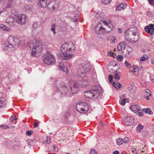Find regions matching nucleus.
Wrapping results in <instances>:
<instances>
[{"instance_id":"nucleus-1","label":"nucleus","mask_w":154,"mask_h":154,"mask_svg":"<svg viewBox=\"0 0 154 154\" xmlns=\"http://www.w3.org/2000/svg\"><path fill=\"white\" fill-rule=\"evenodd\" d=\"M75 50V46L72 42L63 44L60 48L61 53L59 55L60 58L66 60L72 58L74 56V55L72 54L74 52Z\"/></svg>"},{"instance_id":"nucleus-2","label":"nucleus","mask_w":154,"mask_h":154,"mask_svg":"<svg viewBox=\"0 0 154 154\" xmlns=\"http://www.w3.org/2000/svg\"><path fill=\"white\" fill-rule=\"evenodd\" d=\"M78 72L81 73L80 77L81 83L80 85L83 87H86L88 83L87 76H85V73H89L91 68L89 64L85 61H82L79 65Z\"/></svg>"},{"instance_id":"nucleus-3","label":"nucleus","mask_w":154,"mask_h":154,"mask_svg":"<svg viewBox=\"0 0 154 154\" xmlns=\"http://www.w3.org/2000/svg\"><path fill=\"white\" fill-rule=\"evenodd\" d=\"M114 26L109 20L100 21V23L94 28L96 32L98 33L109 32L113 30Z\"/></svg>"},{"instance_id":"nucleus-4","label":"nucleus","mask_w":154,"mask_h":154,"mask_svg":"<svg viewBox=\"0 0 154 154\" xmlns=\"http://www.w3.org/2000/svg\"><path fill=\"white\" fill-rule=\"evenodd\" d=\"M29 46L31 50L32 54L37 57L42 50V44L39 40H34L29 43Z\"/></svg>"},{"instance_id":"nucleus-5","label":"nucleus","mask_w":154,"mask_h":154,"mask_svg":"<svg viewBox=\"0 0 154 154\" xmlns=\"http://www.w3.org/2000/svg\"><path fill=\"white\" fill-rule=\"evenodd\" d=\"M136 30V28L134 27L126 30L124 34L125 39L128 42L131 43L138 41L139 39V36Z\"/></svg>"},{"instance_id":"nucleus-6","label":"nucleus","mask_w":154,"mask_h":154,"mask_svg":"<svg viewBox=\"0 0 154 154\" xmlns=\"http://www.w3.org/2000/svg\"><path fill=\"white\" fill-rule=\"evenodd\" d=\"M101 88L99 85L92 87L90 91H86L84 93L85 96L87 98L99 99L100 98L99 91Z\"/></svg>"},{"instance_id":"nucleus-7","label":"nucleus","mask_w":154,"mask_h":154,"mask_svg":"<svg viewBox=\"0 0 154 154\" xmlns=\"http://www.w3.org/2000/svg\"><path fill=\"white\" fill-rule=\"evenodd\" d=\"M20 40L17 38L10 36L8 38V42L4 44V49L8 51H13L14 46L18 45Z\"/></svg>"},{"instance_id":"nucleus-8","label":"nucleus","mask_w":154,"mask_h":154,"mask_svg":"<svg viewBox=\"0 0 154 154\" xmlns=\"http://www.w3.org/2000/svg\"><path fill=\"white\" fill-rule=\"evenodd\" d=\"M43 61L47 64L50 65L55 63V59L53 55L49 52H47L44 55Z\"/></svg>"},{"instance_id":"nucleus-9","label":"nucleus","mask_w":154,"mask_h":154,"mask_svg":"<svg viewBox=\"0 0 154 154\" xmlns=\"http://www.w3.org/2000/svg\"><path fill=\"white\" fill-rule=\"evenodd\" d=\"M76 108L77 110L80 113H84L88 111V106L87 103L81 102L77 104Z\"/></svg>"},{"instance_id":"nucleus-10","label":"nucleus","mask_w":154,"mask_h":154,"mask_svg":"<svg viewBox=\"0 0 154 154\" xmlns=\"http://www.w3.org/2000/svg\"><path fill=\"white\" fill-rule=\"evenodd\" d=\"M58 91L61 92V94L65 96L69 94V90L65 83H61L57 88Z\"/></svg>"},{"instance_id":"nucleus-11","label":"nucleus","mask_w":154,"mask_h":154,"mask_svg":"<svg viewBox=\"0 0 154 154\" xmlns=\"http://www.w3.org/2000/svg\"><path fill=\"white\" fill-rule=\"evenodd\" d=\"M58 3L57 2H48L47 7L48 10L54 11L58 8Z\"/></svg>"},{"instance_id":"nucleus-12","label":"nucleus","mask_w":154,"mask_h":154,"mask_svg":"<svg viewBox=\"0 0 154 154\" xmlns=\"http://www.w3.org/2000/svg\"><path fill=\"white\" fill-rule=\"evenodd\" d=\"M17 22L19 24H24L26 22V15L24 14L18 15L16 19Z\"/></svg>"},{"instance_id":"nucleus-13","label":"nucleus","mask_w":154,"mask_h":154,"mask_svg":"<svg viewBox=\"0 0 154 154\" xmlns=\"http://www.w3.org/2000/svg\"><path fill=\"white\" fill-rule=\"evenodd\" d=\"M124 122V124L126 125H131L134 123V119L132 116H127L125 118Z\"/></svg>"},{"instance_id":"nucleus-14","label":"nucleus","mask_w":154,"mask_h":154,"mask_svg":"<svg viewBox=\"0 0 154 154\" xmlns=\"http://www.w3.org/2000/svg\"><path fill=\"white\" fill-rule=\"evenodd\" d=\"M154 25L150 24L145 28V31L149 35H151L154 34Z\"/></svg>"},{"instance_id":"nucleus-15","label":"nucleus","mask_w":154,"mask_h":154,"mask_svg":"<svg viewBox=\"0 0 154 154\" xmlns=\"http://www.w3.org/2000/svg\"><path fill=\"white\" fill-rule=\"evenodd\" d=\"M79 85L77 83H74L71 88V91L72 94H75L77 93L79 91L78 88Z\"/></svg>"},{"instance_id":"nucleus-16","label":"nucleus","mask_w":154,"mask_h":154,"mask_svg":"<svg viewBox=\"0 0 154 154\" xmlns=\"http://www.w3.org/2000/svg\"><path fill=\"white\" fill-rule=\"evenodd\" d=\"M47 0H39L38 5L42 8H45L48 5Z\"/></svg>"},{"instance_id":"nucleus-17","label":"nucleus","mask_w":154,"mask_h":154,"mask_svg":"<svg viewBox=\"0 0 154 154\" xmlns=\"http://www.w3.org/2000/svg\"><path fill=\"white\" fill-rule=\"evenodd\" d=\"M6 21L10 26H13L15 24V20L12 17H8Z\"/></svg>"},{"instance_id":"nucleus-18","label":"nucleus","mask_w":154,"mask_h":154,"mask_svg":"<svg viewBox=\"0 0 154 154\" xmlns=\"http://www.w3.org/2000/svg\"><path fill=\"white\" fill-rule=\"evenodd\" d=\"M125 44L124 43L120 42L117 46L118 50L119 51H122L124 50L125 48Z\"/></svg>"},{"instance_id":"nucleus-19","label":"nucleus","mask_w":154,"mask_h":154,"mask_svg":"<svg viewBox=\"0 0 154 154\" xmlns=\"http://www.w3.org/2000/svg\"><path fill=\"white\" fill-rule=\"evenodd\" d=\"M125 94H122V96L120 97V99L119 100V103L120 104L122 105H124L125 103L128 102V99L123 98L125 97Z\"/></svg>"},{"instance_id":"nucleus-20","label":"nucleus","mask_w":154,"mask_h":154,"mask_svg":"<svg viewBox=\"0 0 154 154\" xmlns=\"http://www.w3.org/2000/svg\"><path fill=\"white\" fill-rule=\"evenodd\" d=\"M6 100L4 97H0V108L5 107L7 104Z\"/></svg>"},{"instance_id":"nucleus-21","label":"nucleus","mask_w":154,"mask_h":154,"mask_svg":"<svg viewBox=\"0 0 154 154\" xmlns=\"http://www.w3.org/2000/svg\"><path fill=\"white\" fill-rule=\"evenodd\" d=\"M126 4L124 2H122L119 5L116 7V10L120 11L124 9L126 7Z\"/></svg>"},{"instance_id":"nucleus-22","label":"nucleus","mask_w":154,"mask_h":154,"mask_svg":"<svg viewBox=\"0 0 154 154\" xmlns=\"http://www.w3.org/2000/svg\"><path fill=\"white\" fill-rule=\"evenodd\" d=\"M131 110L134 112H138L139 110V107L138 105H132L131 107Z\"/></svg>"},{"instance_id":"nucleus-23","label":"nucleus","mask_w":154,"mask_h":154,"mask_svg":"<svg viewBox=\"0 0 154 154\" xmlns=\"http://www.w3.org/2000/svg\"><path fill=\"white\" fill-rule=\"evenodd\" d=\"M95 16L98 19H100L103 18L105 15L103 13L99 12L96 13L95 14Z\"/></svg>"},{"instance_id":"nucleus-24","label":"nucleus","mask_w":154,"mask_h":154,"mask_svg":"<svg viewBox=\"0 0 154 154\" xmlns=\"http://www.w3.org/2000/svg\"><path fill=\"white\" fill-rule=\"evenodd\" d=\"M0 28L4 30L7 31H10L11 30L10 28H7L6 26L2 24H0Z\"/></svg>"},{"instance_id":"nucleus-25","label":"nucleus","mask_w":154,"mask_h":154,"mask_svg":"<svg viewBox=\"0 0 154 154\" xmlns=\"http://www.w3.org/2000/svg\"><path fill=\"white\" fill-rule=\"evenodd\" d=\"M58 66L60 69L64 70L66 68V67L64 65L62 61L60 62L58 64Z\"/></svg>"},{"instance_id":"nucleus-26","label":"nucleus","mask_w":154,"mask_h":154,"mask_svg":"<svg viewBox=\"0 0 154 154\" xmlns=\"http://www.w3.org/2000/svg\"><path fill=\"white\" fill-rule=\"evenodd\" d=\"M112 85L116 88H119L121 87L122 85L120 83L118 82H115L113 83Z\"/></svg>"},{"instance_id":"nucleus-27","label":"nucleus","mask_w":154,"mask_h":154,"mask_svg":"<svg viewBox=\"0 0 154 154\" xmlns=\"http://www.w3.org/2000/svg\"><path fill=\"white\" fill-rule=\"evenodd\" d=\"M148 58V57L147 55L145 54L142 56L140 58V62L144 61L147 60Z\"/></svg>"},{"instance_id":"nucleus-28","label":"nucleus","mask_w":154,"mask_h":154,"mask_svg":"<svg viewBox=\"0 0 154 154\" xmlns=\"http://www.w3.org/2000/svg\"><path fill=\"white\" fill-rule=\"evenodd\" d=\"M116 142L117 144L119 145H122L123 143V139L119 138L116 139Z\"/></svg>"},{"instance_id":"nucleus-29","label":"nucleus","mask_w":154,"mask_h":154,"mask_svg":"<svg viewBox=\"0 0 154 154\" xmlns=\"http://www.w3.org/2000/svg\"><path fill=\"white\" fill-rule=\"evenodd\" d=\"M137 69V67L135 66H134L133 70H131V72L134 75H137V73H136Z\"/></svg>"},{"instance_id":"nucleus-30","label":"nucleus","mask_w":154,"mask_h":154,"mask_svg":"<svg viewBox=\"0 0 154 154\" xmlns=\"http://www.w3.org/2000/svg\"><path fill=\"white\" fill-rule=\"evenodd\" d=\"M143 111H144L146 113H148L149 114L151 115L152 114V112L151 111V110L149 108H147L146 109H143Z\"/></svg>"},{"instance_id":"nucleus-31","label":"nucleus","mask_w":154,"mask_h":154,"mask_svg":"<svg viewBox=\"0 0 154 154\" xmlns=\"http://www.w3.org/2000/svg\"><path fill=\"white\" fill-rule=\"evenodd\" d=\"M56 25L55 24H53L51 25V30L53 32L54 34H55L56 32L55 31Z\"/></svg>"},{"instance_id":"nucleus-32","label":"nucleus","mask_w":154,"mask_h":154,"mask_svg":"<svg viewBox=\"0 0 154 154\" xmlns=\"http://www.w3.org/2000/svg\"><path fill=\"white\" fill-rule=\"evenodd\" d=\"M130 141V139L127 137H125L123 139V143H127Z\"/></svg>"},{"instance_id":"nucleus-33","label":"nucleus","mask_w":154,"mask_h":154,"mask_svg":"<svg viewBox=\"0 0 154 154\" xmlns=\"http://www.w3.org/2000/svg\"><path fill=\"white\" fill-rule=\"evenodd\" d=\"M24 7L25 8V9L26 11H29L31 10V6L30 5H24Z\"/></svg>"},{"instance_id":"nucleus-34","label":"nucleus","mask_w":154,"mask_h":154,"mask_svg":"<svg viewBox=\"0 0 154 154\" xmlns=\"http://www.w3.org/2000/svg\"><path fill=\"white\" fill-rule=\"evenodd\" d=\"M143 128V125H139L137 127L136 130L137 132L140 131L141 129Z\"/></svg>"},{"instance_id":"nucleus-35","label":"nucleus","mask_w":154,"mask_h":154,"mask_svg":"<svg viewBox=\"0 0 154 154\" xmlns=\"http://www.w3.org/2000/svg\"><path fill=\"white\" fill-rule=\"evenodd\" d=\"M111 1L112 0H101L102 2L105 4H109Z\"/></svg>"},{"instance_id":"nucleus-36","label":"nucleus","mask_w":154,"mask_h":154,"mask_svg":"<svg viewBox=\"0 0 154 154\" xmlns=\"http://www.w3.org/2000/svg\"><path fill=\"white\" fill-rule=\"evenodd\" d=\"M148 133L147 131H144L142 132V135L143 137H146L148 136Z\"/></svg>"},{"instance_id":"nucleus-37","label":"nucleus","mask_w":154,"mask_h":154,"mask_svg":"<svg viewBox=\"0 0 154 154\" xmlns=\"http://www.w3.org/2000/svg\"><path fill=\"white\" fill-rule=\"evenodd\" d=\"M17 119L16 116H15L13 115L12 116L10 119V120L11 122H13L14 121Z\"/></svg>"},{"instance_id":"nucleus-38","label":"nucleus","mask_w":154,"mask_h":154,"mask_svg":"<svg viewBox=\"0 0 154 154\" xmlns=\"http://www.w3.org/2000/svg\"><path fill=\"white\" fill-rule=\"evenodd\" d=\"M123 59V57L122 55L117 56V59L118 61H121Z\"/></svg>"},{"instance_id":"nucleus-39","label":"nucleus","mask_w":154,"mask_h":154,"mask_svg":"<svg viewBox=\"0 0 154 154\" xmlns=\"http://www.w3.org/2000/svg\"><path fill=\"white\" fill-rule=\"evenodd\" d=\"M150 92L149 89H146L145 91V96H150Z\"/></svg>"},{"instance_id":"nucleus-40","label":"nucleus","mask_w":154,"mask_h":154,"mask_svg":"<svg viewBox=\"0 0 154 154\" xmlns=\"http://www.w3.org/2000/svg\"><path fill=\"white\" fill-rule=\"evenodd\" d=\"M132 49L131 48H129L128 50L127 51V54L128 55H131L132 53Z\"/></svg>"},{"instance_id":"nucleus-41","label":"nucleus","mask_w":154,"mask_h":154,"mask_svg":"<svg viewBox=\"0 0 154 154\" xmlns=\"http://www.w3.org/2000/svg\"><path fill=\"white\" fill-rule=\"evenodd\" d=\"M33 133L32 131L30 130H28L26 132V134L27 136H30Z\"/></svg>"},{"instance_id":"nucleus-42","label":"nucleus","mask_w":154,"mask_h":154,"mask_svg":"<svg viewBox=\"0 0 154 154\" xmlns=\"http://www.w3.org/2000/svg\"><path fill=\"white\" fill-rule=\"evenodd\" d=\"M114 78L115 79L119 80L120 79V77L117 74H114Z\"/></svg>"},{"instance_id":"nucleus-43","label":"nucleus","mask_w":154,"mask_h":154,"mask_svg":"<svg viewBox=\"0 0 154 154\" xmlns=\"http://www.w3.org/2000/svg\"><path fill=\"white\" fill-rule=\"evenodd\" d=\"M146 15L149 17H153L152 14L149 11H147V12Z\"/></svg>"},{"instance_id":"nucleus-44","label":"nucleus","mask_w":154,"mask_h":154,"mask_svg":"<svg viewBox=\"0 0 154 154\" xmlns=\"http://www.w3.org/2000/svg\"><path fill=\"white\" fill-rule=\"evenodd\" d=\"M90 154H97V152L95 149H91L90 151Z\"/></svg>"},{"instance_id":"nucleus-45","label":"nucleus","mask_w":154,"mask_h":154,"mask_svg":"<svg viewBox=\"0 0 154 154\" xmlns=\"http://www.w3.org/2000/svg\"><path fill=\"white\" fill-rule=\"evenodd\" d=\"M38 27V25L37 22H34L33 23L32 25V27L34 29H36Z\"/></svg>"},{"instance_id":"nucleus-46","label":"nucleus","mask_w":154,"mask_h":154,"mask_svg":"<svg viewBox=\"0 0 154 154\" xmlns=\"http://www.w3.org/2000/svg\"><path fill=\"white\" fill-rule=\"evenodd\" d=\"M108 79L110 82H112L113 81V77L112 75H110L109 76Z\"/></svg>"},{"instance_id":"nucleus-47","label":"nucleus","mask_w":154,"mask_h":154,"mask_svg":"<svg viewBox=\"0 0 154 154\" xmlns=\"http://www.w3.org/2000/svg\"><path fill=\"white\" fill-rule=\"evenodd\" d=\"M132 152L136 154H137L138 151L134 148L131 149Z\"/></svg>"},{"instance_id":"nucleus-48","label":"nucleus","mask_w":154,"mask_h":154,"mask_svg":"<svg viewBox=\"0 0 154 154\" xmlns=\"http://www.w3.org/2000/svg\"><path fill=\"white\" fill-rule=\"evenodd\" d=\"M150 79L152 82H154V74H153L151 75Z\"/></svg>"},{"instance_id":"nucleus-49","label":"nucleus","mask_w":154,"mask_h":154,"mask_svg":"<svg viewBox=\"0 0 154 154\" xmlns=\"http://www.w3.org/2000/svg\"><path fill=\"white\" fill-rule=\"evenodd\" d=\"M125 64L126 66H129L131 65V64L130 63H129L126 61L125 62Z\"/></svg>"},{"instance_id":"nucleus-50","label":"nucleus","mask_w":154,"mask_h":154,"mask_svg":"<svg viewBox=\"0 0 154 154\" xmlns=\"http://www.w3.org/2000/svg\"><path fill=\"white\" fill-rule=\"evenodd\" d=\"M38 125V123L37 122H35L34 123V128H36L37 127Z\"/></svg>"},{"instance_id":"nucleus-51","label":"nucleus","mask_w":154,"mask_h":154,"mask_svg":"<svg viewBox=\"0 0 154 154\" xmlns=\"http://www.w3.org/2000/svg\"><path fill=\"white\" fill-rule=\"evenodd\" d=\"M149 3L151 5H153L154 0H148Z\"/></svg>"},{"instance_id":"nucleus-52","label":"nucleus","mask_w":154,"mask_h":154,"mask_svg":"<svg viewBox=\"0 0 154 154\" xmlns=\"http://www.w3.org/2000/svg\"><path fill=\"white\" fill-rule=\"evenodd\" d=\"M53 148H54V151H57L58 150V148L57 146H53Z\"/></svg>"},{"instance_id":"nucleus-53","label":"nucleus","mask_w":154,"mask_h":154,"mask_svg":"<svg viewBox=\"0 0 154 154\" xmlns=\"http://www.w3.org/2000/svg\"><path fill=\"white\" fill-rule=\"evenodd\" d=\"M113 154H119V152L117 150L113 152Z\"/></svg>"},{"instance_id":"nucleus-54","label":"nucleus","mask_w":154,"mask_h":154,"mask_svg":"<svg viewBox=\"0 0 154 154\" xmlns=\"http://www.w3.org/2000/svg\"><path fill=\"white\" fill-rule=\"evenodd\" d=\"M118 33L120 34L122 33V30L120 29H118Z\"/></svg>"},{"instance_id":"nucleus-55","label":"nucleus","mask_w":154,"mask_h":154,"mask_svg":"<svg viewBox=\"0 0 154 154\" xmlns=\"http://www.w3.org/2000/svg\"><path fill=\"white\" fill-rule=\"evenodd\" d=\"M138 115L139 116H142L143 115V112H139L138 113Z\"/></svg>"},{"instance_id":"nucleus-56","label":"nucleus","mask_w":154,"mask_h":154,"mask_svg":"<svg viewBox=\"0 0 154 154\" xmlns=\"http://www.w3.org/2000/svg\"><path fill=\"white\" fill-rule=\"evenodd\" d=\"M113 39H111L110 41L112 42H113L115 41V38L113 37L112 38Z\"/></svg>"},{"instance_id":"nucleus-57","label":"nucleus","mask_w":154,"mask_h":154,"mask_svg":"<svg viewBox=\"0 0 154 154\" xmlns=\"http://www.w3.org/2000/svg\"><path fill=\"white\" fill-rule=\"evenodd\" d=\"M150 96H145V97L146 98V99L147 100H149V97Z\"/></svg>"},{"instance_id":"nucleus-58","label":"nucleus","mask_w":154,"mask_h":154,"mask_svg":"<svg viewBox=\"0 0 154 154\" xmlns=\"http://www.w3.org/2000/svg\"><path fill=\"white\" fill-rule=\"evenodd\" d=\"M151 63L152 64L154 65V59H152V60H151Z\"/></svg>"},{"instance_id":"nucleus-59","label":"nucleus","mask_w":154,"mask_h":154,"mask_svg":"<svg viewBox=\"0 0 154 154\" xmlns=\"http://www.w3.org/2000/svg\"><path fill=\"white\" fill-rule=\"evenodd\" d=\"M74 18L75 20L76 21L77 20H78V18H77L76 17H75Z\"/></svg>"},{"instance_id":"nucleus-60","label":"nucleus","mask_w":154,"mask_h":154,"mask_svg":"<svg viewBox=\"0 0 154 154\" xmlns=\"http://www.w3.org/2000/svg\"><path fill=\"white\" fill-rule=\"evenodd\" d=\"M5 128H9V126H5Z\"/></svg>"},{"instance_id":"nucleus-61","label":"nucleus","mask_w":154,"mask_h":154,"mask_svg":"<svg viewBox=\"0 0 154 154\" xmlns=\"http://www.w3.org/2000/svg\"><path fill=\"white\" fill-rule=\"evenodd\" d=\"M48 140L49 141H50V139L48 138H47V141H48Z\"/></svg>"},{"instance_id":"nucleus-62","label":"nucleus","mask_w":154,"mask_h":154,"mask_svg":"<svg viewBox=\"0 0 154 154\" xmlns=\"http://www.w3.org/2000/svg\"><path fill=\"white\" fill-rule=\"evenodd\" d=\"M50 134H51V135L52 134V133H50Z\"/></svg>"},{"instance_id":"nucleus-63","label":"nucleus","mask_w":154,"mask_h":154,"mask_svg":"<svg viewBox=\"0 0 154 154\" xmlns=\"http://www.w3.org/2000/svg\"><path fill=\"white\" fill-rule=\"evenodd\" d=\"M2 11H0V15L1 14V13H2Z\"/></svg>"},{"instance_id":"nucleus-64","label":"nucleus","mask_w":154,"mask_h":154,"mask_svg":"<svg viewBox=\"0 0 154 154\" xmlns=\"http://www.w3.org/2000/svg\"><path fill=\"white\" fill-rule=\"evenodd\" d=\"M66 154H70L69 153H67Z\"/></svg>"}]
</instances>
